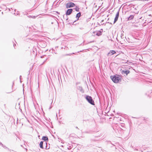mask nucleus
Here are the masks:
<instances>
[{
	"label": "nucleus",
	"instance_id": "f257e3e1",
	"mask_svg": "<svg viewBox=\"0 0 152 152\" xmlns=\"http://www.w3.org/2000/svg\"><path fill=\"white\" fill-rule=\"evenodd\" d=\"M111 78L115 83H118L121 80L120 77L117 76H111Z\"/></svg>",
	"mask_w": 152,
	"mask_h": 152
},
{
	"label": "nucleus",
	"instance_id": "f03ea898",
	"mask_svg": "<svg viewBox=\"0 0 152 152\" xmlns=\"http://www.w3.org/2000/svg\"><path fill=\"white\" fill-rule=\"evenodd\" d=\"M86 99L87 101L90 104L94 105V102L92 98L89 96H86Z\"/></svg>",
	"mask_w": 152,
	"mask_h": 152
},
{
	"label": "nucleus",
	"instance_id": "7ed1b4c3",
	"mask_svg": "<svg viewBox=\"0 0 152 152\" xmlns=\"http://www.w3.org/2000/svg\"><path fill=\"white\" fill-rule=\"evenodd\" d=\"M75 4L72 2H69L67 3L66 5L67 8L72 7H74Z\"/></svg>",
	"mask_w": 152,
	"mask_h": 152
},
{
	"label": "nucleus",
	"instance_id": "20e7f679",
	"mask_svg": "<svg viewBox=\"0 0 152 152\" xmlns=\"http://www.w3.org/2000/svg\"><path fill=\"white\" fill-rule=\"evenodd\" d=\"M72 9H68L66 11V15H70L71 13L72 12Z\"/></svg>",
	"mask_w": 152,
	"mask_h": 152
},
{
	"label": "nucleus",
	"instance_id": "39448f33",
	"mask_svg": "<svg viewBox=\"0 0 152 152\" xmlns=\"http://www.w3.org/2000/svg\"><path fill=\"white\" fill-rule=\"evenodd\" d=\"M115 53V52L114 50H111L108 53L107 55L111 56L114 54Z\"/></svg>",
	"mask_w": 152,
	"mask_h": 152
},
{
	"label": "nucleus",
	"instance_id": "423d86ee",
	"mask_svg": "<svg viewBox=\"0 0 152 152\" xmlns=\"http://www.w3.org/2000/svg\"><path fill=\"white\" fill-rule=\"evenodd\" d=\"M78 89L82 93H83L84 92V90L82 88L81 86H79L78 87Z\"/></svg>",
	"mask_w": 152,
	"mask_h": 152
},
{
	"label": "nucleus",
	"instance_id": "0eeeda50",
	"mask_svg": "<svg viewBox=\"0 0 152 152\" xmlns=\"http://www.w3.org/2000/svg\"><path fill=\"white\" fill-rule=\"evenodd\" d=\"M130 72V71L129 70H126V71H124L123 70L122 71V73L123 74H126V75H127L128 74H129Z\"/></svg>",
	"mask_w": 152,
	"mask_h": 152
},
{
	"label": "nucleus",
	"instance_id": "6e6552de",
	"mask_svg": "<svg viewBox=\"0 0 152 152\" xmlns=\"http://www.w3.org/2000/svg\"><path fill=\"white\" fill-rule=\"evenodd\" d=\"M42 139L43 140H44L45 141H48V137H45V136H43L42 137Z\"/></svg>",
	"mask_w": 152,
	"mask_h": 152
},
{
	"label": "nucleus",
	"instance_id": "1a4fd4ad",
	"mask_svg": "<svg viewBox=\"0 0 152 152\" xmlns=\"http://www.w3.org/2000/svg\"><path fill=\"white\" fill-rule=\"evenodd\" d=\"M80 15H81V13L80 12H79L76 15V18H77V20H78L80 16Z\"/></svg>",
	"mask_w": 152,
	"mask_h": 152
},
{
	"label": "nucleus",
	"instance_id": "9d476101",
	"mask_svg": "<svg viewBox=\"0 0 152 152\" xmlns=\"http://www.w3.org/2000/svg\"><path fill=\"white\" fill-rule=\"evenodd\" d=\"M134 18V16L133 15H130L128 18V20H131Z\"/></svg>",
	"mask_w": 152,
	"mask_h": 152
},
{
	"label": "nucleus",
	"instance_id": "9b49d317",
	"mask_svg": "<svg viewBox=\"0 0 152 152\" xmlns=\"http://www.w3.org/2000/svg\"><path fill=\"white\" fill-rule=\"evenodd\" d=\"M43 142H42V141H41L40 142V144H39L40 147L42 148H43Z\"/></svg>",
	"mask_w": 152,
	"mask_h": 152
},
{
	"label": "nucleus",
	"instance_id": "f8f14e48",
	"mask_svg": "<svg viewBox=\"0 0 152 152\" xmlns=\"http://www.w3.org/2000/svg\"><path fill=\"white\" fill-rule=\"evenodd\" d=\"M101 34H102L101 33V32L100 31H99L97 32L96 34V35L98 36H99L100 35H101Z\"/></svg>",
	"mask_w": 152,
	"mask_h": 152
},
{
	"label": "nucleus",
	"instance_id": "ddd939ff",
	"mask_svg": "<svg viewBox=\"0 0 152 152\" xmlns=\"http://www.w3.org/2000/svg\"><path fill=\"white\" fill-rule=\"evenodd\" d=\"M119 12L118 11L117 12V14H116V16H115V18H118V17H119Z\"/></svg>",
	"mask_w": 152,
	"mask_h": 152
},
{
	"label": "nucleus",
	"instance_id": "4468645a",
	"mask_svg": "<svg viewBox=\"0 0 152 152\" xmlns=\"http://www.w3.org/2000/svg\"><path fill=\"white\" fill-rule=\"evenodd\" d=\"M75 10L76 11L78 12L79 11V8L78 7L76 6Z\"/></svg>",
	"mask_w": 152,
	"mask_h": 152
},
{
	"label": "nucleus",
	"instance_id": "2eb2a0df",
	"mask_svg": "<svg viewBox=\"0 0 152 152\" xmlns=\"http://www.w3.org/2000/svg\"><path fill=\"white\" fill-rule=\"evenodd\" d=\"M118 18H115L114 23H115L118 20Z\"/></svg>",
	"mask_w": 152,
	"mask_h": 152
},
{
	"label": "nucleus",
	"instance_id": "dca6fc26",
	"mask_svg": "<svg viewBox=\"0 0 152 152\" xmlns=\"http://www.w3.org/2000/svg\"><path fill=\"white\" fill-rule=\"evenodd\" d=\"M38 15L37 16H30V17L32 18H35L36 17H37Z\"/></svg>",
	"mask_w": 152,
	"mask_h": 152
},
{
	"label": "nucleus",
	"instance_id": "f3484780",
	"mask_svg": "<svg viewBox=\"0 0 152 152\" xmlns=\"http://www.w3.org/2000/svg\"><path fill=\"white\" fill-rule=\"evenodd\" d=\"M0 145H1V146L3 147H5V146H4L3 144L1 143V142H0Z\"/></svg>",
	"mask_w": 152,
	"mask_h": 152
},
{
	"label": "nucleus",
	"instance_id": "a211bd4d",
	"mask_svg": "<svg viewBox=\"0 0 152 152\" xmlns=\"http://www.w3.org/2000/svg\"><path fill=\"white\" fill-rule=\"evenodd\" d=\"M46 149H49V148H48L47 147V146H46Z\"/></svg>",
	"mask_w": 152,
	"mask_h": 152
},
{
	"label": "nucleus",
	"instance_id": "6ab92c4d",
	"mask_svg": "<svg viewBox=\"0 0 152 152\" xmlns=\"http://www.w3.org/2000/svg\"><path fill=\"white\" fill-rule=\"evenodd\" d=\"M4 148H7L5 146V147H3Z\"/></svg>",
	"mask_w": 152,
	"mask_h": 152
},
{
	"label": "nucleus",
	"instance_id": "aec40b11",
	"mask_svg": "<svg viewBox=\"0 0 152 152\" xmlns=\"http://www.w3.org/2000/svg\"><path fill=\"white\" fill-rule=\"evenodd\" d=\"M142 17H141V18H140V19H142Z\"/></svg>",
	"mask_w": 152,
	"mask_h": 152
},
{
	"label": "nucleus",
	"instance_id": "412c9836",
	"mask_svg": "<svg viewBox=\"0 0 152 152\" xmlns=\"http://www.w3.org/2000/svg\"><path fill=\"white\" fill-rule=\"evenodd\" d=\"M15 45H13V46H15Z\"/></svg>",
	"mask_w": 152,
	"mask_h": 152
},
{
	"label": "nucleus",
	"instance_id": "4be33fe9",
	"mask_svg": "<svg viewBox=\"0 0 152 152\" xmlns=\"http://www.w3.org/2000/svg\"><path fill=\"white\" fill-rule=\"evenodd\" d=\"M15 45H13V46H15Z\"/></svg>",
	"mask_w": 152,
	"mask_h": 152
},
{
	"label": "nucleus",
	"instance_id": "5701e85b",
	"mask_svg": "<svg viewBox=\"0 0 152 152\" xmlns=\"http://www.w3.org/2000/svg\"><path fill=\"white\" fill-rule=\"evenodd\" d=\"M15 45H13V46H15Z\"/></svg>",
	"mask_w": 152,
	"mask_h": 152
},
{
	"label": "nucleus",
	"instance_id": "b1692460",
	"mask_svg": "<svg viewBox=\"0 0 152 152\" xmlns=\"http://www.w3.org/2000/svg\"><path fill=\"white\" fill-rule=\"evenodd\" d=\"M72 54H74L75 53H72Z\"/></svg>",
	"mask_w": 152,
	"mask_h": 152
}]
</instances>
